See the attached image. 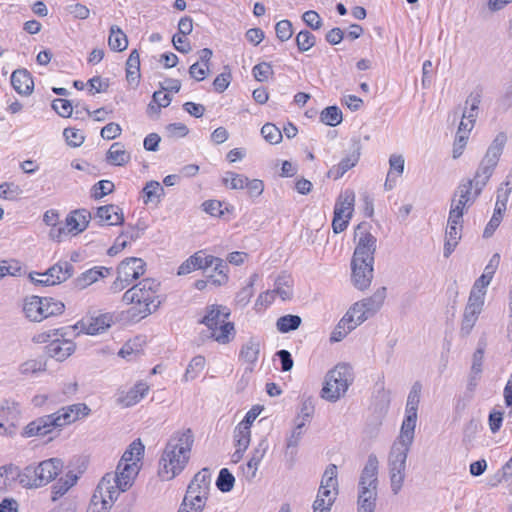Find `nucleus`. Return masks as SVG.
Returning a JSON list of instances; mask_svg holds the SVG:
<instances>
[{
  "label": "nucleus",
  "mask_w": 512,
  "mask_h": 512,
  "mask_svg": "<svg viewBox=\"0 0 512 512\" xmlns=\"http://www.w3.org/2000/svg\"><path fill=\"white\" fill-rule=\"evenodd\" d=\"M140 466L137 464H125L120 467L117 465L115 472L106 473L91 498V512H108L120 492L128 490L139 472Z\"/></svg>",
  "instance_id": "nucleus-1"
},
{
  "label": "nucleus",
  "mask_w": 512,
  "mask_h": 512,
  "mask_svg": "<svg viewBox=\"0 0 512 512\" xmlns=\"http://www.w3.org/2000/svg\"><path fill=\"white\" fill-rule=\"evenodd\" d=\"M355 239L358 241L351 260V280L357 289L363 291L369 288L373 279L377 240L366 230L364 224L356 227Z\"/></svg>",
  "instance_id": "nucleus-2"
},
{
  "label": "nucleus",
  "mask_w": 512,
  "mask_h": 512,
  "mask_svg": "<svg viewBox=\"0 0 512 512\" xmlns=\"http://www.w3.org/2000/svg\"><path fill=\"white\" fill-rule=\"evenodd\" d=\"M418 415L405 414L400 434L393 443L388 458L391 491L397 495L405 479L406 460L414 440Z\"/></svg>",
  "instance_id": "nucleus-3"
},
{
  "label": "nucleus",
  "mask_w": 512,
  "mask_h": 512,
  "mask_svg": "<svg viewBox=\"0 0 512 512\" xmlns=\"http://www.w3.org/2000/svg\"><path fill=\"white\" fill-rule=\"evenodd\" d=\"M194 436L191 429L175 432L167 442L159 461V477L169 481L179 475L186 467Z\"/></svg>",
  "instance_id": "nucleus-4"
},
{
  "label": "nucleus",
  "mask_w": 512,
  "mask_h": 512,
  "mask_svg": "<svg viewBox=\"0 0 512 512\" xmlns=\"http://www.w3.org/2000/svg\"><path fill=\"white\" fill-rule=\"evenodd\" d=\"M159 287L160 283L157 280L143 279L123 294L122 301L127 305H133L131 313L134 317L145 318L161 305Z\"/></svg>",
  "instance_id": "nucleus-5"
},
{
  "label": "nucleus",
  "mask_w": 512,
  "mask_h": 512,
  "mask_svg": "<svg viewBox=\"0 0 512 512\" xmlns=\"http://www.w3.org/2000/svg\"><path fill=\"white\" fill-rule=\"evenodd\" d=\"M90 408L84 403L72 404L57 412L37 418L24 429V436H45L55 428L71 424L81 417L89 415Z\"/></svg>",
  "instance_id": "nucleus-6"
},
{
  "label": "nucleus",
  "mask_w": 512,
  "mask_h": 512,
  "mask_svg": "<svg viewBox=\"0 0 512 512\" xmlns=\"http://www.w3.org/2000/svg\"><path fill=\"white\" fill-rule=\"evenodd\" d=\"M230 312L224 306L211 305L199 323L207 328L206 336L219 344H229L236 336L234 323L229 321Z\"/></svg>",
  "instance_id": "nucleus-7"
},
{
  "label": "nucleus",
  "mask_w": 512,
  "mask_h": 512,
  "mask_svg": "<svg viewBox=\"0 0 512 512\" xmlns=\"http://www.w3.org/2000/svg\"><path fill=\"white\" fill-rule=\"evenodd\" d=\"M508 137L505 132H499L491 144L489 145L485 155L481 159L473 179L475 186L484 189L486 184L489 182L492 177L498 163L500 157L504 151L505 145L507 143Z\"/></svg>",
  "instance_id": "nucleus-8"
},
{
  "label": "nucleus",
  "mask_w": 512,
  "mask_h": 512,
  "mask_svg": "<svg viewBox=\"0 0 512 512\" xmlns=\"http://www.w3.org/2000/svg\"><path fill=\"white\" fill-rule=\"evenodd\" d=\"M353 380L352 367L345 363L337 364L325 376L324 386L321 391L322 398L330 402H336L345 395Z\"/></svg>",
  "instance_id": "nucleus-9"
},
{
  "label": "nucleus",
  "mask_w": 512,
  "mask_h": 512,
  "mask_svg": "<svg viewBox=\"0 0 512 512\" xmlns=\"http://www.w3.org/2000/svg\"><path fill=\"white\" fill-rule=\"evenodd\" d=\"M64 304L51 297L31 296L25 299L23 311L26 317L35 322H40L50 316L62 314Z\"/></svg>",
  "instance_id": "nucleus-10"
},
{
  "label": "nucleus",
  "mask_w": 512,
  "mask_h": 512,
  "mask_svg": "<svg viewBox=\"0 0 512 512\" xmlns=\"http://www.w3.org/2000/svg\"><path fill=\"white\" fill-rule=\"evenodd\" d=\"M145 262L141 258L130 257L123 260L117 268V278L111 284V291L120 292L145 273Z\"/></svg>",
  "instance_id": "nucleus-11"
},
{
  "label": "nucleus",
  "mask_w": 512,
  "mask_h": 512,
  "mask_svg": "<svg viewBox=\"0 0 512 512\" xmlns=\"http://www.w3.org/2000/svg\"><path fill=\"white\" fill-rule=\"evenodd\" d=\"M378 465L376 455L370 454L359 478L357 499H377Z\"/></svg>",
  "instance_id": "nucleus-12"
},
{
  "label": "nucleus",
  "mask_w": 512,
  "mask_h": 512,
  "mask_svg": "<svg viewBox=\"0 0 512 512\" xmlns=\"http://www.w3.org/2000/svg\"><path fill=\"white\" fill-rule=\"evenodd\" d=\"M482 100V93L479 90L472 91L466 98L465 108L460 123L466 128L473 129L479 115V106Z\"/></svg>",
  "instance_id": "nucleus-13"
},
{
  "label": "nucleus",
  "mask_w": 512,
  "mask_h": 512,
  "mask_svg": "<svg viewBox=\"0 0 512 512\" xmlns=\"http://www.w3.org/2000/svg\"><path fill=\"white\" fill-rule=\"evenodd\" d=\"M5 404L2 405V429L12 435L18 427L21 412L18 403L6 400Z\"/></svg>",
  "instance_id": "nucleus-14"
},
{
  "label": "nucleus",
  "mask_w": 512,
  "mask_h": 512,
  "mask_svg": "<svg viewBox=\"0 0 512 512\" xmlns=\"http://www.w3.org/2000/svg\"><path fill=\"white\" fill-rule=\"evenodd\" d=\"M261 350V341L257 337L249 338L240 348L239 359L248 364V370L252 371L256 365Z\"/></svg>",
  "instance_id": "nucleus-15"
},
{
  "label": "nucleus",
  "mask_w": 512,
  "mask_h": 512,
  "mask_svg": "<svg viewBox=\"0 0 512 512\" xmlns=\"http://www.w3.org/2000/svg\"><path fill=\"white\" fill-rule=\"evenodd\" d=\"M210 483V470L207 468H203L194 476L186 492L193 495H199L203 500L206 501L209 493Z\"/></svg>",
  "instance_id": "nucleus-16"
},
{
  "label": "nucleus",
  "mask_w": 512,
  "mask_h": 512,
  "mask_svg": "<svg viewBox=\"0 0 512 512\" xmlns=\"http://www.w3.org/2000/svg\"><path fill=\"white\" fill-rule=\"evenodd\" d=\"M213 261H217L214 256H205L201 251L196 252L179 266L177 274L187 275L197 269H207Z\"/></svg>",
  "instance_id": "nucleus-17"
},
{
  "label": "nucleus",
  "mask_w": 512,
  "mask_h": 512,
  "mask_svg": "<svg viewBox=\"0 0 512 512\" xmlns=\"http://www.w3.org/2000/svg\"><path fill=\"white\" fill-rule=\"evenodd\" d=\"M95 218L99 220L101 225H121L124 222L122 209L114 204L98 207Z\"/></svg>",
  "instance_id": "nucleus-18"
},
{
  "label": "nucleus",
  "mask_w": 512,
  "mask_h": 512,
  "mask_svg": "<svg viewBox=\"0 0 512 512\" xmlns=\"http://www.w3.org/2000/svg\"><path fill=\"white\" fill-rule=\"evenodd\" d=\"M111 269L107 267H93L81 273L75 280L76 288L82 290L98 281L100 278L110 275Z\"/></svg>",
  "instance_id": "nucleus-19"
},
{
  "label": "nucleus",
  "mask_w": 512,
  "mask_h": 512,
  "mask_svg": "<svg viewBox=\"0 0 512 512\" xmlns=\"http://www.w3.org/2000/svg\"><path fill=\"white\" fill-rule=\"evenodd\" d=\"M76 345L70 340L55 339L47 346V353L57 361H64L74 353Z\"/></svg>",
  "instance_id": "nucleus-20"
},
{
  "label": "nucleus",
  "mask_w": 512,
  "mask_h": 512,
  "mask_svg": "<svg viewBox=\"0 0 512 512\" xmlns=\"http://www.w3.org/2000/svg\"><path fill=\"white\" fill-rule=\"evenodd\" d=\"M11 85L21 95H30L34 88L32 77L25 69H18L12 73Z\"/></svg>",
  "instance_id": "nucleus-21"
},
{
  "label": "nucleus",
  "mask_w": 512,
  "mask_h": 512,
  "mask_svg": "<svg viewBox=\"0 0 512 512\" xmlns=\"http://www.w3.org/2000/svg\"><path fill=\"white\" fill-rule=\"evenodd\" d=\"M91 214L86 209L75 210L66 217V225L73 235L84 231L88 226Z\"/></svg>",
  "instance_id": "nucleus-22"
},
{
  "label": "nucleus",
  "mask_w": 512,
  "mask_h": 512,
  "mask_svg": "<svg viewBox=\"0 0 512 512\" xmlns=\"http://www.w3.org/2000/svg\"><path fill=\"white\" fill-rule=\"evenodd\" d=\"M149 386L144 382L135 384L129 391L122 392L117 398V402L124 407H130L137 404L145 397Z\"/></svg>",
  "instance_id": "nucleus-23"
},
{
  "label": "nucleus",
  "mask_w": 512,
  "mask_h": 512,
  "mask_svg": "<svg viewBox=\"0 0 512 512\" xmlns=\"http://www.w3.org/2000/svg\"><path fill=\"white\" fill-rule=\"evenodd\" d=\"M111 316L102 314L97 317L83 319L80 322L81 329L89 335H96L110 327Z\"/></svg>",
  "instance_id": "nucleus-24"
},
{
  "label": "nucleus",
  "mask_w": 512,
  "mask_h": 512,
  "mask_svg": "<svg viewBox=\"0 0 512 512\" xmlns=\"http://www.w3.org/2000/svg\"><path fill=\"white\" fill-rule=\"evenodd\" d=\"M482 190V188L475 186L473 181L468 179L465 182L459 184L454 193V196L469 206H472L481 194Z\"/></svg>",
  "instance_id": "nucleus-25"
},
{
  "label": "nucleus",
  "mask_w": 512,
  "mask_h": 512,
  "mask_svg": "<svg viewBox=\"0 0 512 512\" xmlns=\"http://www.w3.org/2000/svg\"><path fill=\"white\" fill-rule=\"evenodd\" d=\"M50 283L53 285L60 284L69 279L74 273V267L68 261H60L47 269Z\"/></svg>",
  "instance_id": "nucleus-26"
},
{
  "label": "nucleus",
  "mask_w": 512,
  "mask_h": 512,
  "mask_svg": "<svg viewBox=\"0 0 512 512\" xmlns=\"http://www.w3.org/2000/svg\"><path fill=\"white\" fill-rule=\"evenodd\" d=\"M354 204V191L346 189L338 196L334 207V213H339L340 215L346 216V218H351L354 211Z\"/></svg>",
  "instance_id": "nucleus-27"
},
{
  "label": "nucleus",
  "mask_w": 512,
  "mask_h": 512,
  "mask_svg": "<svg viewBox=\"0 0 512 512\" xmlns=\"http://www.w3.org/2000/svg\"><path fill=\"white\" fill-rule=\"evenodd\" d=\"M305 432V426L303 422H297L295 423V427L292 429L291 433L286 439V456L289 457L291 463L294 462L296 454H297V447L302 439V436Z\"/></svg>",
  "instance_id": "nucleus-28"
},
{
  "label": "nucleus",
  "mask_w": 512,
  "mask_h": 512,
  "mask_svg": "<svg viewBox=\"0 0 512 512\" xmlns=\"http://www.w3.org/2000/svg\"><path fill=\"white\" fill-rule=\"evenodd\" d=\"M462 226L447 225L445 229V241L443 256L448 258L457 247L462 237Z\"/></svg>",
  "instance_id": "nucleus-29"
},
{
  "label": "nucleus",
  "mask_w": 512,
  "mask_h": 512,
  "mask_svg": "<svg viewBox=\"0 0 512 512\" xmlns=\"http://www.w3.org/2000/svg\"><path fill=\"white\" fill-rule=\"evenodd\" d=\"M23 477L22 487L24 488H39L46 485L45 476L38 470V465L25 467Z\"/></svg>",
  "instance_id": "nucleus-30"
},
{
  "label": "nucleus",
  "mask_w": 512,
  "mask_h": 512,
  "mask_svg": "<svg viewBox=\"0 0 512 512\" xmlns=\"http://www.w3.org/2000/svg\"><path fill=\"white\" fill-rule=\"evenodd\" d=\"M63 466V462L59 458H50L38 464V470L45 476L46 485L61 473Z\"/></svg>",
  "instance_id": "nucleus-31"
},
{
  "label": "nucleus",
  "mask_w": 512,
  "mask_h": 512,
  "mask_svg": "<svg viewBox=\"0 0 512 512\" xmlns=\"http://www.w3.org/2000/svg\"><path fill=\"white\" fill-rule=\"evenodd\" d=\"M106 159L113 165L123 166L130 161L131 155L122 143L115 142L110 146Z\"/></svg>",
  "instance_id": "nucleus-32"
},
{
  "label": "nucleus",
  "mask_w": 512,
  "mask_h": 512,
  "mask_svg": "<svg viewBox=\"0 0 512 512\" xmlns=\"http://www.w3.org/2000/svg\"><path fill=\"white\" fill-rule=\"evenodd\" d=\"M144 453V445L140 440L133 441L127 450L123 453L120 459V467L125 464H137L139 465V461Z\"/></svg>",
  "instance_id": "nucleus-33"
},
{
  "label": "nucleus",
  "mask_w": 512,
  "mask_h": 512,
  "mask_svg": "<svg viewBox=\"0 0 512 512\" xmlns=\"http://www.w3.org/2000/svg\"><path fill=\"white\" fill-rule=\"evenodd\" d=\"M319 490L336 492V495H338L337 466L335 464H330L326 467Z\"/></svg>",
  "instance_id": "nucleus-34"
},
{
  "label": "nucleus",
  "mask_w": 512,
  "mask_h": 512,
  "mask_svg": "<svg viewBox=\"0 0 512 512\" xmlns=\"http://www.w3.org/2000/svg\"><path fill=\"white\" fill-rule=\"evenodd\" d=\"M77 479V476L71 472L67 473L65 477L60 478L52 486V501H56L66 494L76 484Z\"/></svg>",
  "instance_id": "nucleus-35"
},
{
  "label": "nucleus",
  "mask_w": 512,
  "mask_h": 512,
  "mask_svg": "<svg viewBox=\"0 0 512 512\" xmlns=\"http://www.w3.org/2000/svg\"><path fill=\"white\" fill-rule=\"evenodd\" d=\"M336 498V492L318 490L312 506L313 512H330Z\"/></svg>",
  "instance_id": "nucleus-36"
},
{
  "label": "nucleus",
  "mask_w": 512,
  "mask_h": 512,
  "mask_svg": "<svg viewBox=\"0 0 512 512\" xmlns=\"http://www.w3.org/2000/svg\"><path fill=\"white\" fill-rule=\"evenodd\" d=\"M140 78V58L138 51L134 49L131 51L126 61V79L129 83H139Z\"/></svg>",
  "instance_id": "nucleus-37"
},
{
  "label": "nucleus",
  "mask_w": 512,
  "mask_h": 512,
  "mask_svg": "<svg viewBox=\"0 0 512 512\" xmlns=\"http://www.w3.org/2000/svg\"><path fill=\"white\" fill-rule=\"evenodd\" d=\"M471 131V129L466 128L465 124L459 123L452 150V157L454 159L459 158L463 154Z\"/></svg>",
  "instance_id": "nucleus-38"
},
{
  "label": "nucleus",
  "mask_w": 512,
  "mask_h": 512,
  "mask_svg": "<svg viewBox=\"0 0 512 512\" xmlns=\"http://www.w3.org/2000/svg\"><path fill=\"white\" fill-rule=\"evenodd\" d=\"M274 296H279L283 301L288 300L292 297V279L288 275L279 276L274 285V289L271 290Z\"/></svg>",
  "instance_id": "nucleus-39"
},
{
  "label": "nucleus",
  "mask_w": 512,
  "mask_h": 512,
  "mask_svg": "<svg viewBox=\"0 0 512 512\" xmlns=\"http://www.w3.org/2000/svg\"><path fill=\"white\" fill-rule=\"evenodd\" d=\"M143 193V202L148 204L150 202L159 203L161 197L164 196V188L158 181L151 180L146 183L144 188L142 189Z\"/></svg>",
  "instance_id": "nucleus-40"
},
{
  "label": "nucleus",
  "mask_w": 512,
  "mask_h": 512,
  "mask_svg": "<svg viewBox=\"0 0 512 512\" xmlns=\"http://www.w3.org/2000/svg\"><path fill=\"white\" fill-rule=\"evenodd\" d=\"M422 385L420 382H415L408 394L405 414L418 415V406L420 403Z\"/></svg>",
  "instance_id": "nucleus-41"
},
{
  "label": "nucleus",
  "mask_w": 512,
  "mask_h": 512,
  "mask_svg": "<svg viewBox=\"0 0 512 512\" xmlns=\"http://www.w3.org/2000/svg\"><path fill=\"white\" fill-rule=\"evenodd\" d=\"M359 160V156L356 154H352L350 156L345 157L340 161V163L336 166H333L328 175L333 177L334 179L341 178L348 170L354 167Z\"/></svg>",
  "instance_id": "nucleus-42"
},
{
  "label": "nucleus",
  "mask_w": 512,
  "mask_h": 512,
  "mask_svg": "<svg viewBox=\"0 0 512 512\" xmlns=\"http://www.w3.org/2000/svg\"><path fill=\"white\" fill-rule=\"evenodd\" d=\"M206 501L199 495H193L186 492L178 512H202Z\"/></svg>",
  "instance_id": "nucleus-43"
},
{
  "label": "nucleus",
  "mask_w": 512,
  "mask_h": 512,
  "mask_svg": "<svg viewBox=\"0 0 512 512\" xmlns=\"http://www.w3.org/2000/svg\"><path fill=\"white\" fill-rule=\"evenodd\" d=\"M205 364L206 360L204 356L197 355L193 357L183 375V381L189 382L198 377V375L203 371Z\"/></svg>",
  "instance_id": "nucleus-44"
},
{
  "label": "nucleus",
  "mask_w": 512,
  "mask_h": 512,
  "mask_svg": "<svg viewBox=\"0 0 512 512\" xmlns=\"http://www.w3.org/2000/svg\"><path fill=\"white\" fill-rule=\"evenodd\" d=\"M357 326L347 316L339 321L333 332L331 333L330 340L332 342H339L344 339L349 332L354 330Z\"/></svg>",
  "instance_id": "nucleus-45"
},
{
  "label": "nucleus",
  "mask_w": 512,
  "mask_h": 512,
  "mask_svg": "<svg viewBox=\"0 0 512 512\" xmlns=\"http://www.w3.org/2000/svg\"><path fill=\"white\" fill-rule=\"evenodd\" d=\"M302 319L298 315H285L278 318L276 322L277 330L281 333H288L300 327Z\"/></svg>",
  "instance_id": "nucleus-46"
},
{
  "label": "nucleus",
  "mask_w": 512,
  "mask_h": 512,
  "mask_svg": "<svg viewBox=\"0 0 512 512\" xmlns=\"http://www.w3.org/2000/svg\"><path fill=\"white\" fill-rule=\"evenodd\" d=\"M4 477V485L6 487H12L14 483H19L22 486V478H24V470H20L19 467L12 464L2 467Z\"/></svg>",
  "instance_id": "nucleus-47"
},
{
  "label": "nucleus",
  "mask_w": 512,
  "mask_h": 512,
  "mask_svg": "<svg viewBox=\"0 0 512 512\" xmlns=\"http://www.w3.org/2000/svg\"><path fill=\"white\" fill-rule=\"evenodd\" d=\"M258 279V274L250 276L249 282L236 295V303L242 307L246 306L254 295V284Z\"/></svg>",
  "instance_id": "nucleus-48"
},
{
  "label": "nucleus",
  "mask_w": 512,
  "mask_h": 512,
  "mask_svg": "<svg viewBox=\"0 0 512 512\" xmlns=\"http://www.w3.org/2000/svg\"><path fill=\"white\" fill-rule=\"evenodd\" d=\"M320 120L328 126H337L342 122V112L337 106H329L321 112Z\"/></svg>",
  "instance_id": "nucleus-49"
},
{
  "label": "nucleus",
  "mask_w": 512,
  "mask_h": 512,
  "mask_svg": "<svg viewBox=\"0 0 512 512\" xmlns=\"http://www.w3.org/2000/svg\"><path fill=\"white\" fill-rule=\"evenodd\" d=\"M352 322L359 326L368 318L371 317L370 313L366 311L364 306H361V302H356L345 314Z\"/></svg>",
  "instance_id": "nucleus-50"
},
{
  "label": "nucleus",
  "mask_w": 512,
  "mask_h": 512,
  "mask_svg": "<svg viewBox=\"0 0 512 512\" xmlns=\"http://www.w3.org/2000/svg\"><path fill=\"white\" fill-rule=\"evenodd\" d=\"M223 183L230 189L240 190L244 189L247 185V177L235 172H226L223 177Z\"/></svg>",
  "instance_id": "nucleus-51"
},
{
  "label": "nucleus",
  "mask_w": 512,
  "mask_h": 512,
  "mask_svg": "<svg viewBox=\"0 0 512 512\" xmlns=\"http://www.w3.org/2000/svg\"><path fill=\"white\" fill-rule=\"evenodd\" d=\"M251 430L241 424H238L234 430V440L236 447L246 449L250 444Z\"/></svg>",
  "instance_id": "nucleus-52"
},
{
  "label": "nucleus",
  "mask_w": 512,
  "mask_h": 512,
  "mask_svg": "<svg viewBox=\"0 0 512 512\" xmlns=\"http://www.w3.org/2000/svg\"><path fill=\"white\" fill-rule=\"evenodd\" d=\"M235 478L227 468L220 470L216 481L217 488L222 492H229L234 487Z\"/></svg>",
  "instance_id": "nucleus-53"
},
{
  "label": "nucleus",
  "mask_w": 512,
  "mask_h": 512,
  "mask_svg": "<svg viewBox=\"0 0 512 512\" xmlns=\"http://www.w3.org/2000/svg\"><path fill=\"white\" fill-rule=\"evenodd\" d=\"M261 134L270 144H278L282 140V133L274 124L266 123L261 128Z\"/></svg>",
  "instance_id": "nucleus-54"
},
{
  "label": "nucleus",
  "mask_w": 512,
  "mask_h": 512,
  "mask_svg": "<svg viewBox=\"0 0 512 512\" xmlns=\"http://www.w3.org/2000/svg\"><path fill=\"white\" fill-rule=\"evenodd\" d=\"M214 259H216L217 261H213L211 263V267H214V270L218 273V277L214 278V276L211 275L210 278H211V283L213 285L219 286V285L226 283V281L228 279L226 273L224 272V270L226 268V264L221 258L214 257Z\"/></svg>",
  "instance_id": "nucleus-55"
},
{
  "label": "nucleus",
  "mask_w": 512,
  "mask_h": 512,
  "mask_svg": "<svg viewBox=\"0 0 512 512\" xmlns=\"http://www.w3.org/2000/svg\"><path fill=\"white\" fill-rule=\"evenodd\" d=\"M479 315H480L479 312L473 311V310H467V308L465 307L462 324H461V333L462 334L468 335L471 332Z\"/></svg>",
  "instance_id": "nucleus-56"
},
{
  "label": "nucleus",
  "mask_w": 512,
  "mask_h": 512,
  "mask_svg": "<svg viewBox=\"0 0 512 512\" xmlns=\"http://www.w3.org/2000/svg\"><path fill=\"white\" fill-rule=\"evenodd\" d=\"M405 159L401 154H392L389 158L388 174L400 177L404 172Z\"/></svg>",
  "instance_id": "nucleus-57"
},
{
  "label": "nucleus",
  "mask_w": 512,
  "mask_h": 512,
  "mask_svg": "<svg viewBox=\"0 0 512 512\" xmlns=\"http://www.w3.org/2000/svg\"><path fill=\"white\" fill-rule=\"evenodd\" d=\"M108 45L115 52L126 50L128 47L127 34H109Z\"/></svg>",
  "instance_id": "nucleus-58"
},
{
  "label": "nucleus",
  "mask_w": 512,
  "mask_h": 512,
  "mask_svg": "<svg viewBox=\"0 0 512 512\" xmlns=\"http://www.w3.org/2000/svg\"><path fill=\"white\" fill-rule=\"evenodd\" d=\"M253 76L259 82L267 81L273 74L271 65L267 62H261L253 67Z\"/></svg>",
  "instance_id": "nucleus-59"
},
{
  "label": "nucleus",
  "mask_w": 512,
  "mask_h": 512,
  "mask_svg": "<svg viewBox=\"0 0 512 512\" xmlns=\"http://www.w3.org/2000/svg\"><path fill=\"white\" fill-rule=\"evenodd\" d=\"M63 136L68 145L72 147H78L84 142V135L77 129L66 128L63 131Z\"/></svg>",
  "instance_id": "nucleus-60"
},
{
  "label": "nucleus",
  "mask_w": 512,
  "mask_h": 512,
  "mask_svg": "<svg viewBox=\"0 0 512 512\" xmlns=\"http://www.w3.org/2000/svg\"><path fill=\"white\" fill-rule=\"evenodd\" d=\"M45 370V364L41 360L31 359L20 366L23 375L35 374Z\"/></svg>",
  "instance_id": "nucleus-61"
},
{
  "label": "nucleus",
  "mask_w": 512,
  "mask_h": 512,
  "mask_svg": "<svg viewBox=\"0 0 512 512\" xmlns=\"http://www.w3.org/2000/svg\"><path fill=\"white\" fill-rule=\"evenodd\" d=\"M114 189V184L109 180H101L96 183L93 187V197L95 199H100L109 193H111Z\"/></svg>",
  "instance_id": "nucleus-62"
},
{
  "label": "nucleus",
  "mask_w": 512,
  "mask_h": 512,
  "mask_svg": "<svg viewBox=\"0 0 512 512\" xmlns=\"http://www.w3.org/2000/svg\"><path fill=\"white\" fill-rule=\"evenodd\" d=\"M52 108L61 117H69L72 114V104L66 99H55L52 102Z\"/></svg>",
  "instance_id": "nucleus-63"
},
{
  "label": "nucleus",
  "mask_w": 512,
  "mask_h": 512,
  "mask_svg": "<svg viewBox=\"0 0 512 512\" xmlns=\"http://www.w3.org/2000/svg\"><path fill=\"white\" fill-rule=\"evenodd\" d=\"M70 234H72V231L67 229L66 222L58 223L56 226L52 227L49 232L50 238L57 242L62 241L66 236Z\"/></svg>",
  "instance_id": "nucleus-64"
}]
</instances>
